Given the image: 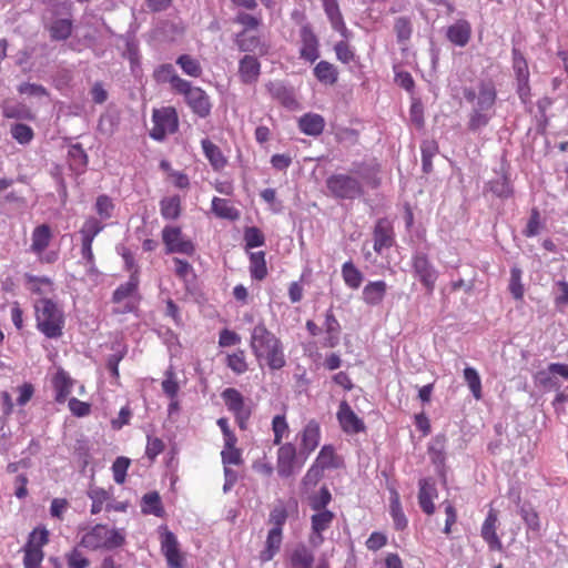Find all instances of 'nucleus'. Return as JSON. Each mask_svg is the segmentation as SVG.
Segmentation results:
<instances>
[{
    "instance_id": "obj_31",
    "label": "nucleus",
    "mask_w": 568,
    "mask_h": 568,
    "mask_svg": "<svg viewBox=\"0 0 568 568\" xmlns=\"http://www.w3.org/2000/svg\"><path fill=\"white\" fill-rule=\"evenodd\" d=\"M202 148H203L205 156L207 158L211 165L215 170H220V169L224 168L226 160L223 156V154L217 145H215L210 140L205 139L202 141Z\"/></svg>"
},
{
    "instance_id": "obj_62",
    "label": "nucleus",
    "mask_w": 568,
    "mask_h": 568,
    "mask_svg": "<svg viewBox=\"0 0 568 568\" xmlns=\"http://www.w3.org/2000/svg\"><path fill=\"white\" fill-rule=\"evenodd\" d=\"M234 21L244 27L245 33L248 30L257 29L261 24V20L252 14L245 12H239L234 19Z\"/></svg>"
},
{
    "instance_id": "obj_44",
    "label": "nucleus",
    "mask_w": 568,
    "mask_h": 568,
    "mask_svg": "<svg viewBox=\"0 0 568 568\" xmlns=\"http://www.w3.org/2000/svg\"><path fill=\"white\" fill-rule=\"evenodd\" d=\"M513 64L517 81L529 80L528 64L523 54L516 48L513 50Z\"/></svg>"
},
{
    "instance_id": "obj_21",
    "label": "nucleus",
    "mask_w": 568,
    "mask_h": 568,
    "mask_svg": "<svg viewBox=\"0 0 568 568\" xmlns=\"http://www.w3.org/2000/svg\"><path fill=\"white\" fill-rule=\"evenodd\" d=\"M325 121L322 115L315 113H307L298 121V126L302 132L307 135H320L324 130Z\"/></svg>"
},
{
    "instance_id": "obj_24",
    "label": "nucleus",
    "mask_w": 568,
    "mask_h": 568,
    "mask_svg": "<svg viewBox=\"0 0 568 568\" xmlns=\"http://www.w3.org/2000/svg\"><path fill=\"white\" fill-rule=\"evenodd\" d=\"M52 237L51 230L47 224L37 226L32 233L31 251L40 255L49 246Z\"/></svg>"
},
{
    "instance_id": "obj_55",
    "label": "nucleus",
    "mask_w": 568,
    "mask_h": 568,
    "mask_svg": "<svg viewBox=\"0 0 568 568\" xmlns=\"http://www.w3.org/2000/svg\"><path fill=\"white\" fill-rule=\"evenodd\" d=\"M129 465H130V459L126 457H118L114 460V463L112 465V470H113L114 481L116 484L124 483Z\"/></svg>"
},
{
    "instance_id": "obj_37",
    "label": "nucleus",
    "mask_w": 568,
    "mask_h": 568,
    "mask_svg": "<svg viewBox=\"0 0 568 568\" xmlns=\"http://www.w3.org/2000/svg\"><path fill=\"white\" fill-rule=\"evenodd\" d=\"M394 32L396 34L397 42L402 45H406L413 33L410 20L406 17L397 18L394 23Z\"/></svg>"
},
{
    "instance_id": "obj_53",
    "label": "nucleus",
    "mask_w": 568,
    "mask_h": 568,
    "mask_svg": "<svg viewBox=\"0 0 568 568\" xmlns=\"http://www.w3.org/2000/svg\"><path fill=\"white\" fill-rule=\"evenodd\" d=\"M326 332L329 335L328 346L333 347L337 343V336L339 333V323L335 318L334 314L328 311L325 318Z\"/></svg>"
},
{
    "instance_id": "obj_50",
    "label": "nucleus",
    "mask_w": 568,
    "mask_h": 568,
    "mask_svg": "<svg viewBox=\"0 0 568 568\" xmlns=\"http://www.w3.org/2000/svg\"><path fill=\"white\" fill-rule=\"evenodd\" d=\"M88 495L92 500L91 513L92 514L100 513L102 510L103 504L109 498L108 493L102 488L94 487V488H90Z\"/></svg>"
},
{
    "instance_id": "obj_63",
    "label": "nucleus",
    "mask_w": 568,
    "mask_h": 568,
    "mask_svg": "<svg viewBox=\"0 0 568 568\" xmlns=\"http://www.w3.org/2000/svg\"><path fill=\"white\" fill-rule=\"evenodd\" d=\"M178 77L175 73V69L172 64H162L155 72L154 78L158 82H173L174 79Z\"/></svg>"
},
{
    "instance_id": "obj_22",
    "label": "nucleus",
    "mask_w": 568,
    "mask_h": 568,
    "mask_svg": "<svg viewBox=\"0 0 568 568\" xmlns=\"http://www.w3.org/2000/svg\"><path fill=\"white\" fill-rule=\"evenodd\" d=\"M320 442V426L315 420H311L304 427L302 433V450L305 453L313 452Z\"/></svg>"
},
{
    "instance_id": "obj_33",
    "label": "nucleus",
    "mask_w": 568,
    "mask_h": 568,
    "mask_svg": "<svg viewBox=\"0 0 568 568\" xmlns=\"http://www.w3.org/2000/svg\"><path fill=\"white\" fill-rule=\"evenodd\" d=\"M53 384L57 392L55 400L58 403H63L71 393V387L73 385L72 379L61 371L54 376Z\"/></svg>"
},
{
    "instance_id": "obj_54",
    "label": "nucleus",
    "mask_w": 568,
    "mask_h": 568,
    "mask_svg": "<svg viewBox=\"0 0 568 568\" xmlns=\"http://www.w3.org/2000/svg\"><path fill=\"white\" fill-rule=\"evenodd\" d=\"M11 134L13 139H16L21 144L29 143L33 138L32 129L29 125L22 123L12 125Z\"/></svg>"
},
{
    "instance_id": "obj_36",
    "label": "nucleus",
    "mask_w": 568,
    "mask_h": 568,
    "mask_svg": "<svg viewBox=\"0 0 568 568\" xmlns=\"http://www.w3.org/2000/svg\"><path fill=\"white\" fill-rule=\"evenodd\" d=\"M313 561V554L305 546L296 547L291 557L293 568H312Z\"/></svg>"
},
{
    "instance_id": "obj_49",
    "label": "nucleus",
    "mask_w": 568,
    "mask_h": 568,
    "mask_svg": "<svg viewBox=\"0 0 568 568\" xmlns=\"http://www.w3.org/2000/svg\"><path fill=\"white\" fill-rule=\"evenodd\" d=\"M71 165L75 169L84 168L88 163V156L80 144H73L68 152Z\"/></svg>"
},
{
    "instance_id": "obj_14",
    "label": "nucleus",
    "mask_w": 568,
    "mask_h": 568,
    "mask_svg": "<svg viewBox=\"0 0 568 568\" xmlns=\"http://www.w3.org/2000/svg\"><path fill=\"white\" fill-rule=\"evenodd\" d=\"M187 104L201 118L210 114L211 103L207 94L200 88H193L185 98Z\"/></svg>"
},
{
    "instance_id": "obj_2",
    "label": "nucleus",
    "mask_w": 568,
    "mask_h": 568,
    "mask_svg": "<svg viewBox=\"0 0 568 568\" xmlns=\"http://www.w3.org/2000/svg\"><path fill=\"white\" fill-rule=\"evenodd\" d=\"M38 328L48 338H58L62 335L64 317L62 311L49 298L39 300L36 305Z\"/></svg>"
},
{
    "instance_id": "obj_4",
    "label": "nucleus",
    "mask_w": 568,
    "mask_h": 568,
    "mask_svg": "<svg viewBox=\"0 0 568 568\" xmlns=\"http://www.w3.org/2000/svg\"><path fill=\"white\" fill-rule=\"evenodd\" d=\"M412 266L415 276L426 288L428 295L433 294L438 278V271L425 253H416L412 258Z\"/></svg>"
},
{
    "instance_id": "obj_11",
    "label": "nucleus",
    "mask_w": 568,
    "mask_h": 568,
    "mask_svg": "<svg viewBox=\"0 0 568 568\" xmlns=\"http://www.w3.org/2000/svg\"><path fill=\"white\" fill-rule=\"evenodd\" d=\"M437 497V489L433 479L423 478L419 480L418 504L423 511L427 515L435 513L433 504L434 498Z\"/></svg>"
},
{
    "instance_id": "obj_8",
    "label": "nucleus",
    "mask_w": 568,
    "mask_h": 568,
    "mask_svg": "<svg viewBox=\"0 0 568 568\" xmlns=\"http://www.w3.org/2000/svg\"><path fill=\"white\" fill-rule=\"evenodd\" d=\"M337 419L342 429L347 434H357L365 430L364 422L354 413L347 402L339 404Z\"/></svg>"
},
{
    "instance_id": "obj_25",
    "label": "nucleus",
    "mask_w": 568,
    "mask_h": 568,
    "mask_svg": "<svg viewBox=\"0 0 568 568\" xmlns=\"http://www.w3.org/2000/svg\"><path fill=\"white\" fill-rule=\"evenodd\" d=\"M282 544V531L278 528H271L268 531L265 548L261 551L260 558L262 561H270L275 554L280 550Z\"/></svg>"
},
{
    "instance_id": "obj_10",
    "label": "nucleus",
    "mask_w": 568,
    "mask_h": 568,
    "mask_svg": "<svg viewBox=\"0 0 568 568\" xmlns=\"http://www.w3.org/2000/svg\"><path fill=\"white\" fill-rule=\"evenodd\" d=\"M296 448L293 444H284L277 453V473L281 477H290L294 473Z\"/></svg>"
},
{
    "instance_id": "obj_30",
    "label": "nucleus",
    "mask_w": 568,
    "mask_h": 568,
    "mask_svg": "<svg viewBox=\"0 0 568 568\" xmlns=\"http://www.w3.org/2000/svg\"><path fill=\"white\" fill-rule=\"evenodd\" d=\"M325 12L332 23V27L345 36L346 27L343 21L342 13L339 11L336 0H324Z\"/></svg>"
},
{
    "instance_id": "obj_46",
    "label": "nucleus",
    "mask_w": 568,
    "mask_h": 568,
    "mask_svg": "<svg viewBox=\"0 0 568 568\" xmlns=\"http://www.w3.org/2000/svg\"><path fill=\"white\" fill-rule=\"evenodd\" d=\"M287 517V509L284 504L280 501L271 510L268 523L273 526L272 528H278L282 531V527L286 523Z\"/></svg>"
},
{
    "instance_id": "obj_34",
    "label": "nucleus",
    "mask_w": 568,
    "mask_h": 568,
    "mask_svg": "<svg viewBox=\"0 0 568 568\" xmlns=\"http://www.w3.org/2000/svg\"><path fill=\"white\" fill-rule=\"evenodd\" d=\"M314 74L320 82L334 84L337 81L338 73L332 63L327 61H320L314 68Z\"/></svg>"
},
{
    "instance_id": "obj_17",
    "label": "nucleus",
    "mask_w": 568,
    "mask_h": 568,
    "mask_svg": "<svg viewBox=\"0 0 568 568\" xmlns=\"http://www.w3.org/2000/svg\"><path fill=\"white\" fill-rule=\"evenodd\" d=\"M334 518V515L332 511L327 510V509H323V510H316V514H314L312 516V529L314 531V534L316 535L315 537H311V542L313 545H320L322 541H323V537L321 536V532L326 530L332 520Z\"/></svg>"
},
{
    "instance_id": "obj_43",
    "label": "nucleus",
    "mask_w": 568,
    "mask_h": 568,
    "mask_svg": "<svg viewBox=\"0 0 568 568\" xmlns=\"http://www.w3.org/2000/svg\"><path fill=\"white\" fill-rule=\"evenodd\" d=\"M104 225L95 217H89L80 230L82 240L93 242L94 237L103 230Z\"/></svg>"
},
{
    "instance_id": "obj_26",
    "label": "nucleus",
    "mask_w": 568,
    "mask_h": 568,
    "mask_svg": "<svg viewBox=\"0 0 568 568\" xmlns=\"http://www.w3.org/2000/svg\"><path fill=\"white\" fill-rule=\"evenodd\" d=\"M235 43H236L239 50L242 52H255V51H258L260 53L266 52L260 38L255 37V36H247V33H245V31H242L236 34Z\"/></svg>"
},
{
    "instance_id": "obj_41",
    "label": "nucleus",
    "mask_w": 568,
    "mask_h": 568,
    "mask_svg": "<svg viewBox=\"0 0 568 568\" xmlns=\"http://www.w3.org/2000/svg\"><path fill=\"white\" fill-rule=\"evenodd\" d=\"M176 63L182 68L183 72L191 77H200L202 68L199 61L189 54H182L178 58Z\"/></svg>"
},
{
    "instance_id": "obj_60",
    "label": "nucleus",
    "mask_w": 568,
    "mask_h": 568,
    "mask_svg": "<svg viewBox=\"0 0 568 568\" xmlns=\"http://www.w3.org/2000/svg\"><path fill=\"white\" fill-rule=\"evenodd\" d=\"M227 365L233 372L237 374L244 373L247 369L244 352L239 351L232 355H229Z\"/></svg>"
},
{
    "instance_id": "obj_61",
    "label": "nucleus",
    "mask_w": 568,
    "mask_h": 568,
    "mask_svg": "<svg viewBox=\"0 0 568 568\" xmlns=\"http://www.w3.org/2000/svg\"><path fill=\"white\" fill-rule=\"evenodd\" d=\"M113 203L111 199L106 195H100L95 202L97 213L101 216V219H109L112 215Z\"/></svg>"
},
{
    "instance_id": "obj_59",
    "label": "nucleus",
    "mask_w": 568,
    "mask_h": 568,
    "mask_svg": "<svg viewBox=\"0 0 568 568\" xmlns=\"http://www.w3.org/2000/svg\"><path fill=\"white\" fill-rule=\"evenodd\" d=\"M334 459H335V454H334V449L332 446H324L317 458H316V463L318 466H321L323 469L325 468H331V467H335V463H334Z\"/></svg>"
},
{
    "instance_id": "obj_58",
    "label": "nucleus",
    "mask_w": 568,
    "mask_h": 568,
    "mask_svg": "<svg viewBox=\"0 0 568 568\" xmlns=\"http://www.w3.org/2000/svg\"><path fill=\"white\" fill-rule=\"evenodd\" d=\"M244 240L247 248L257 247L264 244V235L255 227H247L244 232Z\"/></svg>"
},
{
    "instance_id": "obj_9",
    "label": "nucleus",
    "mask_w": 568,
    "mask_h": 568,
    "mask_svg": "<svg viewBox=\"0 0 568 568\" xmlns=\"http://www.w3.org/2000/svg\"><path fill=\"white\" fill-rule=\"evenodd\" d=\"M394 244L393 225L387 219H379L374 227V251L378 254Z\"/></svg>"
},
{
    "instance_id": "obj_52",
    "label": "nucleus",
    "mask_w": 568,
    "mask_h": 568,
    "mask_svg": "<svg viewBox=\"0 0 568 568\" xmlns=\"http://www.w3.org/2000/svg\"><path fill=\"white\" fill-rule=\"evenodd\" d=\"M509 291L516 300H521L524 296V286L521 284V271L517 267L511 268Z\"/></svg>"
},
{
    "instance_id": "obj_56",
    "label": "nucleus",
    "mask_w": 568,
    "mask_h": 568,
    "mask_svg": "<svg viewBox=\"0 0 568 568\" xmlns=\"http://www.w3.org/2000/svg\"><path fill=\"white\" fill-rule=\"evenodd\" d=\"M490 120V115L486 111L474 109L470 113L468 129L470 131H477L483 126H486Z\"/></svg>"
},
{
    "instance_id": "obj_1",
    "label": "nucleus",
    "mask_w": 568,
    "mask_h": 568,
    "mask_svg": "<svg viewBox=\"0 0 568 568\" xmlns=\"http://www.w3.org/2000/svg\"><path fill=\"white\" fill-rule=\"evenodd\" d=\"M251 348L258 362L265 361L271 369H280L285 358L280 339L264 324H257L251 334Z\"/></svg>"
},
{
    "instance_id": "obj_18",
    "label": "nucleus",
    "mask_w": 568,
    "mask_h": 568,
    "mask_svg": "<svg viewBox=\"0 0 568 568\" xmlns=\"http://www.w3.org/2000/svg\"><path fill=\"white\" fill-rule=\"evenodd\" d=\"M387 285L384 281L369 282L363 288V301L371 306L379 305L386 294Z\"/></svg>"
},
{
    "instance_id": "obj_29",
    "label": "nucleus",
    "mask_w": 568,
    "mask_h": 568,
    "mask_svg": "<svg viewBox=\"0 0 568 568\" xmlns=\"http://www.w3.org/2000/svg\"><path fill=\"white\" fill-rule=\"evenodd\" d=\"M139 286V276H138V270L135 268L133 273L130 275V278L126 283L120 285L113 293V302L120 303L123 300L132 296L136 291Z\"/></svg>"
},
{
    "instance_id": "obj_35",
    "label": "nucleus",
    "mask_w": 568,
    "mask_h": 568,
    "mask_svg": "<svg viewBox=\"0 0 568 568\" xmlns=\"http://www.w3.org/2000/svg\"><path fill=\"white\" fill-rule=\"evenodd\" d=\"M49 32L52 40H67L72 32V22L69 19H57L51 23Z\"/></svg>"
},
{
    "instance_id": "obj_64",
    "label": "nucleus",
    "mask_w": 568,
    "mask_h": 568,
    "mask_svg": "<svg viewBox=\"0 0 568 568\" xmlns=\"http://www.w3.org/2000/svg\"><path fill=\"white\" fill-rule=\"evenodd\" d=\"M489 187L493 193L500 197H506L511 193L509 182L505 176L498 178L495 181H490Z\"/></svg>"
},
{
    "instance_id": "obj_45",
    "label": "nucleus",
    "mask_w": 568,
    "mask_h": 568,
    "mask_svg": "<svg viewBox=\"0 0 568 568\" xmlns=\"http://www.w3.org/2000/svg\"><path fill=\"white\" fill-rule=\"evenodd\" d=\"M438 148L434 141H424L422 144L423 171L429 173L433 170L432 159L437 153Z\"/></svg>"
},
{
    "instance_id": "obj_5",
    "label": "nucleus",
    "mask_w": 568,
    "mask_h": 568,
    "mask_svg": "<svg viewBox=\"0 0 568 568\" xmlns=\"http://www.w3.org/2000/svg\"><path fill=\"white\" fill-rule=\"evenodd\" d=\"M226 407L231 410L241 429L246 428V422L251 416V407L243 395L235 388H226L221 394Z\"/></svg>"
},
{
    "instance_id": "obj_19",
    "label": "nucleus",
    "mask_w": 568,
    "mask_h": 568,
    "mask_svg": "<svg viewBox=\"0 0 568 568\" xmlns=\"http://www.w3.org/2000/svg\"><path fill=\"white\" fill-rule=\"evenodd\" d=\"M24 567L39 568L40 562L42 561L43 558V551L41 550V548L34 545H27L24 548ZM48 564L50 565L49 568H61L58 558L50 557Z\"/></svg>"
},
{
    "instance_id": "obj_12",
    "label": "nucleus",
    "mask_w": 568,
    "mask_h": 568,
    "mask_svg": "<svg viewBox=\"0 0 568 568\" xmlns=\"http://www.w3.org/2000/svg\"><path fill=\"white\" fill-rule=\"evenodd\" d=\"M301 57L307 61L314 62L318 58V40L310 26H303L301 29Z\"/></svg>"
},
{
    "instance_id": "obj_6",
    "label": "nucleus",
    "mask_w": 568,
    "mask_h": 568,
    "mask_svg": "<svg viewBox=\"0 0 568 568\" xmlns=\"http://www.w3.org/2000/svg\"><path fill=\"white\" fill-rule=\"evenodd\" d=\"M162 240L168 253H180L192 255L195 251L194 244L182 236L180 227L166 226L162 231Z\"/></svg>"
},
{
    "instance_id": "obj_20",
    "label": "nucleus",
    "mask_w": 568,
    "mask_h": 568,
    "mask_svg": "<svg viewBox=\"0 0 568 568\" xmlns=\"http://www.w3.org/2000/svg\"><path fill=\"white\" fill-rule=\"evenodd\" d=\"M108 528L104 525H95L90 531L83 535L81 545L89 549L104 548Z\"/></svg>"
},
{
    "instance_id": "obj_23",
    "label": "nucleus",
    "mask_w": 568,
    "mask_h": 568,
    "mask_svg": "<svg viewBox=\"0 0 568 568\" xmlns=\"http://www.w3.org/2000/svg\"><path fill=\"white\" fill-rule=\"evenodd\" d=\"M447 38L456 45L464 47L470 38V26L466 21H458L447 30Z\"/></svg>"
},
{
    "instance_id": "obj_28",
    "label": "nucleus",
    "mask_w": 568,
    "mask_h": 568,
    "mask_svg": "<svg viewBox=\"0 0 568 568\" xmlns=\"http://www.w3.org/2000/svg\"><path fill=\"white\" fill-rule=\"evenodd\" d=\"M141 508L143 514H151L156 517H162L164 515L161 497L158 491L145 494L142 497Z\"/></svg>"
},
{
    "instance_id": "obj_48",
    "label": "nucleus",
    "mask_w": 568,
    "mask_h": 568,
    "mask_svg": "<svg viewBox=\"0 0 568 568\" xmlns=\"http://www.w3.org/2000/svg\"><path fill=\"white\" fill-rule=\"evenodd\" d=\"M2 112L6 118L9 119H31L32 115L30 111L21 104H10L4 103L2 106Z\"/></svg>"
},
{
    "instance_id": "obj_13",
    "label": "nucleus",
    "mask_w": 568,
    "mask_h": 568,
    "mask_svg": "<svg viewBox=\"0 0 568 568\" xmlns=\"http://www.w3.org/2000/svg\"><path fill=\"white\" fill-rule=\"evenodd\" d=\"M497 514L490 509L481 527V537L491 550H501L503 545L496 534Z\"/></svg>"
},
{
    "instance_id": "obj_38",
    "label": "nucleus",
    "mask_w": 568,
    "mask_h": 568,
    "mask_svg": "<svg viewBox=\"0 0 568 568\" xmlns=\"http://www.w3.org/2000/svg\"><path fill=\"white\" fill-rule=\"evenodd\" d=\"M390 515L394 519V525L397 530H403L407 526V519L403 513L399 496L397 491H392L390 497Z\"/></svg>"
},
{
    "instance_id": "obj_3",
    "label": "nucleus",
    "mask_w": 568,
    "mask_h": 568,
    "mask_svg": "<svg viewBox=\"0 0 568 568\" xmlns=\"http://www.w3.org/2000/svg\"><path fill=\"white\" fill-rule=\"evenodd\" d=\"M325 184L329 194L335 199L354 200L364 194L362 182L351 174H332L326 179Z\"/></svg>"
},
{
    "instance_id": "obj_16",
    "label": "nucleus",
    "mask_w": 568,
    "mask_h": 568,
    "mask_svg": "<svg viewBox=\"0 0 568 568\" xmlns=\"http://www.w3.org/2000/svg\"><path fill=\"white\" fill-rule=\"evenodd\" d=\"M260 62L253 55H244L239 65L240 78L243 83L251 84L257 81L260 75Z\"/></svg>"
},
{
    "instance_id": "obj_39",
    "label": "nucleus",
    "mask_w": 568,
    "mask_h": 568,
    "mask_svg": "<svg viewBox=\"0 0 568 568\" xmlns=\"http://www.w3.org/2000/svg\"><path fill=\"white\" fill-rule=\"evenodd\" d=\"M181 201L178 195L161 201V214L164 219L174 220L180 215Z\"/></svg>"
},
{
    "instance_id": "obj_27",
    "label": "nucleus",
    "mask_w": 568,
    "mask_h": 568,
    "mask_svg": "<svg viewBox=\"0 0 568 568\" xmlns=\"http://www.w3.org/2000/svg\"><path fill=\"white\" fill-rule=\"evenodd\" d=\"M496 100V90L490 82H481L479 87V95L477 99V110L488 111L493 108Z\"/></svg>"
},
{
    "instance_id": "obj_42",
    "label": "nucleus",
    "mask_w": 568,
    "mask_h": 568,
    "mask_svg": "<svg viewBox=\"0 0 568 568\" xmlns=\"http://www.w3.org/2000/svg\"><path fill=\"white\" fill-rule=\"evenodd\" d=\"M212 210L220 217L235 220L239 216L236 210L230 206L224 199L214 197L212 201Z\"/></svg>"
},
{
    "instance_id": "obj_40",
    "label": "nucleus",
    "mask_w": 568,
    "mask_h": 568,
    "mask_svg": "<svg viewBox=\"0 0 568 568\" xmlns=\"http://www.w3.org/2000/svg\"><path fill=\"white\" fill-rule=\"evenodd\" d=\"M251 274L255 280H263L267 274L264 252H255L250 256Z\"/></svg>"
},
{
    "instance_id": "obj_15",
    "label": "nucleus",
    "mask_w": 568,
    "mask_h": 568,
    "mask_svg": "<svg viewBox=\"0 0 568 568\" xmlns=\"http://www.w3.org/2000/svg\"><path fill=\"white\" fill-rule=\"evenodd\" d=\"M266 87L270 94L274 99L278 100L285 108L290 110L298 108V103L292 89H288L281 82H270Z\"/></svg>"
},
{
    "instance_id": "obj_7",
    "label": "nucleus",
    "mask_w": 568,
    "mask_h": 568,
    "mask_svg": "<svg viewBox=\"0 0 568 568\" xmlns=\"http://www.w3.org/2000/svg\"><path fill=\"white\" fill-rule=\"evenodd\" d=\"M161 551L166 558L170 568H183V557L180 554L179 541L168 528L161 534Z\"/></svg>"
},
{
    "instance_id": "obj_51",
    "label": "nucleus",
    "mask_w": 568,
    "mask_h": 568,
    "mask_svg": "<svg viewBox=\"0 0 568 568\" xmlns=\"http://www.w3.org/2000/svg\"><path fill=\"white\" fill-rule=\"evenodd\" d=\"M520 515L525 524L528 526L529 529L534 531H539L540 529V523H539V516L537 511L531 508L530 506L524 505L520 508Z\"/></svg>"
},
{
    "instance_id": "obj_47",
    "label": "nucleus",
    "mask_w": 568,
    "mask_h": 568,
    "mask_svg": "<svg viewBox=\"0 0 568 568\" xmlns=\"http://www.w3.org/2000/svg\"><path fill=\"white\" fill-rule=\"evenodd\" d=\"M464 378H465L468 387L470 388L474 397L476 399H479L481 397V383H480V377H479L478 373L476 372V369H474L471 367H466L464 371Z\"/></svg>"
},
{
    "instance_id": "obj_32",
    "label": "nucleus",
    "mask_w": 568,
    "mask_h": 568,
    "mask_svg": "<svg viewBox=\"0 0 568 568\" xmlns=\"http://www.w3.org/2000/svg\"><path fill=\"white\" fill-rule=\"evenodd\" d=\"M342 275L345 284L353 290H357L364 278L362 272L351 261L343 264Z\"/></svg>"
},
{
    "instance_id": "obj_57",
    "label": "nucleus",
    "mask_w": 568,
    "mask_h": 568,
    "mask_svg": "<svg viewBox=\"0 0 568 568\" xmlns=\"http://www.w3.org/2000/svg\"><path fill=\"white\" fill-rule=\"evenodd\" d=\"M272 429L274 433V444L280 445L283 439V435L288 430L284 415H276L272 422Z\"/></svg>"
}]
</instances>
